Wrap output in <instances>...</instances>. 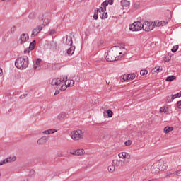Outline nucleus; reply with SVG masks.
<instances>
[{
	"label": "nucleus",
	"instance_id": "nucleus-45",
	"mask_svg": "<svg viewBox=\"0 0 181 181\" xmlns=\"http://www.w3.org/2000/svg\"><path fill=\"white\" fill-rule=\"evenodd\" d=\"M165 176H166L167 177H170L172 176H173V173H171V172H168L165 174Z\"/></svg>",
	"mask_w": 181,
	"mask_h": 181
},
{
	"label": "nucleus",
	"instance_id": "nucleus-5",
	"mask_svg": "<svg viewBox=\"0 0 181 181\" xmlns=\"http://www.w3.org/2000/svg\"><path fill=\"white\" fill-rule=\"evenodd\" d=\"M129 29L132 32H139V30H142V23L141 21H136L129 25Z\"/></svg>",
	"mask_w": 181,
	"mask_h": 181
},
{
	"label": "nucleus",
	"instance_id": "nucleus-56",
	"mask_svg": "<svg viewBox=\"0 0 181 181\" xmlns=\"http://www.w3.org/2000/svg\"><path fill=\"white\" fill-rule=\"evenodd\" d=\"M30 173L33 175V173H35V170H31Z\"/></svg>",
	"mask_w": 181,
	"mask_h": 181
},
{
	"label": "nucleus",
	"instance_id": "nucleus-40",
	"mask_svg": "<svg viewBox=\"0 0 181 181\" xmlns=\"http://www.w3.org/2000/svg\"><path fill=\"white\" fill-rule=\"evenodd\" d=\"M107 114L109 118H112L113 112L111 111V110H107Z\"/></svg>",
	"mask_w": 181,
	"mask_h": 181
},
{
	"label": "nucleus",
	"instance_id": "nucleus-55",
	"mask_svg": "<svg viewBox=\"0 0 181 181\" xmlns=\"http://www.w3.org/2000/svg\"><path fill=\"white\" fill-rule=\"evenodd\" d=\"M2 73H3L2 69L0 68V77L1 76H2Z\"/></svg>",
	"mask_w": 181,
	"mask_h": 181
},
{
	"label": "nucleus",
	"instance_id": "nucleus-11",
	"mask_svg": "<svg viewBox=\"0 0 181 181\" xmlns=\"http://www.w3.org/2000/svg\"><path fill=\"white\" fill-rule=\"evenodd\" d=\"M84 149L81 148V149H77L73 151H71L69 153L71 155H74V156H81L83 155H84Z\"/></svg>",
	"mask_w": 181,
	"mask_h": 181
},
{
	"label": "nucleus",
	"instance_id": "nucleus-32",
	"mask_svg": "<svg viewBox=\"0 0 181 181\" xmlns=\"http://www.w3.org/2000/svg\"><path fill=\"white\" fill-rule=\"evenodd\" d=\"M175 78H176V76L172 75V76L167 77L165 79V81H173V80H175Z\"/></svg>",
	"mask_w": 181,
	"mask_h": 181
},
{
	"label": "nucleus",
	"instance_id": "nucleus-20",
	"mask_svg": "<svg viewBox=\"0 0 181 181\" xmlns=\"http://www.w3.org/2000/svg\"><path fill=\"white\" fill-rule=\"evenodd\" d=\"M66 115H67L66 114V112H60V113L58 115V116H57V119H58L59 121H63V119H64L66 118Z\"/></svg>",
	"mask_w": 181,
	"mask_h": 181
},
{
	"label": "nucleus",
	"instance_id": "nucleus-17",
	"mask_svg": "<svg viewBox=\"0 0 181 181\" xmlns=\"http://www.w3.org/2000/svg\"><path fill=\"white\" fill-rule=\"evenodd\" d=\"M54 132H57V130L54 129H51L42 132V134L43 135H52V134H54Z\"/></svg>",
	"mask_w": 181,
	"mask_h": 181
},
{
	"label": "nucleus",
	"instance_id": "nucleus-3",
	"mask_svg": "<svg viewBox=\"0 0 181 181\" xmlns=\"http://www.w3.org/2000/svg\"><path fill=\"white\" fill-rule=\"evenodd\" d=\"M64 84V78H54L51 81V86H61L60 90L64 91L65 90H67V87H69L66 84Z\"/></svg>",
	"mask_w": 181,
	"mask_h": 181
},
{
	"label": "nucleus",
	"instance_id": "nucleus-10",
	"mask_svg": "<svg viewBox=\"0 0 181 181\" xmlns=\"http://www.w3.org/2000/svg\"><path fill=\"white\" fill-rule=\"evenodd\" d=\"M39 19H40L41 21H43V26H47V25H49V23H50V20L47 18V16H46V15H40L39 16Z\"/></svg>",
	"mask_w": 181,
	"mask_h": 181
},
{
	"label": "nucleus",
	"instance_id": "nucleus-41",
	"mask_svg": "<svg viewBox=\"0 0 181 181\" xmlns=\"http://www.w3.org/2000/svg\"><path fill=\"white\" fill-rule=\"evenodd\" d=\"M140 74H141V76H146V74H148V70H146V69L141 70L140 71Z\"/></svg>",
	"mask_w": 181,
	"mask_h": 181
},
{
	"label": "nucleus",
	"instance_id": "nucleus-16",
	"mask_svg": "<svg viewBox=\"0 0 181 181\" xmlns=\"http://www.w3.org/2000/svg\"><path fill=\"white\" fill-rule=\"evenodd\" d=\"M118 156L120 159H131V155L127 152H122L118 154Z\"/></svg>",
	"mask_w": 181,
	"mask_h": 181
},
{
	"label": "nucleus",
	"instance_id": "nucleus-50",
	"mask_svg": "<svg viewBox=\"0 0 181 181\" xmlns=\"http://www.w3.org/2000/svg\"><path fill=\"white\" fill-rule=\"evenodd\" d=\"M177 107L179 110H181V100H179V101L177 102Z\"/></svg>",
	"mask_w": 181,
	"mask_h": 181
},
{
	"label": "nucleus",
	"instance_id": "nucleus-2",
	"mask_svg": "<svg viewBox=\"0 0 181 181\" xmlns=\"http://www.w3.org/2000/svg\"><path fill=\"white\" fill-rule=\"evenodd\" d=\"M15 66L19 70H25L29 66V58L26 56L18 58L15 62Z\"/></svg>",
	"mask_w": 181,
	"mask_h": 181
},
{
	"label": "nucleus",
	"instance_id": "nucleus-43",
	"mask_svg": "<svg viewBox=\"0 0 181 181\" xmlns=\"http://www.w3.org/2000/svg\"><path fill=\"white\" fill-rule=\"evenodd\" d=\"M93 19H95V21H97V19H98V12H96L95 10L93 15Z\"/></svg>",
	"mask_w": 181,
	"mask_h": 181
},
{
	"label": "nucleus",
	"instance_id": "nucleus-23",
	"mask_svg": "<svg viewBox=\"0 0 181 181\" xmlns=\"http://www.w3.org/2000/svg\"><path fill=\"white\" fill-rule=\"evenodd\" d=\"M166 25V22L165 21H156L154 22V25L157 28H159V26H165Z\"/></svg>",
	"mask_w": 181,
	"mask_h": 181
},
{
	"label": "nucleus",
	"instance_id": "nucleus-31",
	"mask_svg": "<svg viewBox=\"0 0 181 181\" xmlns=\"http://www.w3.org/2000/svg\"><path fill=\"white\" fill-rule=\"evenodd\" d=\"M35 45H36V40H33L29 46L30 50H33L35 49Z\"/></svg>",
	"mask_w": 181,
	"mask_h": 181
},
{
	"label": "nucleus",
	"instance_id": "nucleus-47",
	"mask_svg": "<svg viewBox=\"0 0 181 181\" xmlns=\"http://www.w3.org/2000/svg\"><path fill=\"white\" fill-rule=\"evenodd\" d=\"M132 144V141L131 140H128L124 144L126 145V146H129V145H131Z\"/></svg>",
	"mask_w": 181,
	"mask_h": 181
},
{
	"label": "nucleus",
	"instance_id": "nucleus-46",
	"mask_svg": "<svg viewBox=\"0 0 181 181\" xmlns=\"http://www.w3.org/2000/svg\"><path fill=\"white\" fill-rule=\"evenodd\" d=\"M49 34L50 35V36H53V35H56V30H51Z\"/></svg>",
	"mask_w": 181,
	"mask_h": 181
},
{
	"label": "nucleus",
	"instance_id": "nucleus-15",
	"mask_svg": "<svg viewBox=\"0 0 181 181\" xmlns=\"http://www.w3.org/2000/svg\"><path fill=\"white\" fill-rule=\"evenodd\" d=\"M157 163L158 165L160 171L163 172V170H166V169H168V163L161 161H158Z\"/></svg>",
	"mask_w": 181,
	"mask_h": 181
},
{
	"label": "nucleus",
	"instance_id": "nucleus-52",
	"mask_svg": "<svg viewBox=\"0 0 181 181\" xmlns=\"http://www.w3.org/2000/svg\"><path fill=\"white\" fill-rule=\"evenodd\" d=\"M107 5H112V4H114V0H108L107 1Z\"/></svg>",
	"mask_w": 181,
	"mask_h": 181
},
{
	"label": "nucleus",
	"instance_id": "nucleus-8",
	"mask_svg": "<svg viewBox=\"0 0 181 181\" xmlns=\"http://www.w3.org/2000/svg\"><path fill=\"white\" fill-rule=\"evenodd\" d=\"M42 29H43V27L42 25H38L37 28H34L32 31L31 37H35V36H37L40 32H42Z\"/></svg>",
	"mask_w": 181,
	"mask_h": 181
},
{
	"label": "nucleus",
	"instance_id": "nucleus-12",
	"mask_svg": "<svg viewBox=\"0 0 181 181\" xmlns=\"http://www.w3.org/2000/svg\"><path fill=\"white\" fill-rule=\"evenodd\" d=\"M151 172L153 174L159 173V172H160L158 163L152 165V166L151 167Z\"/></svg>",
	"mask_w": 181,
	"mask_h": 181
},
{
	"label": "nucleus",
	"instance_id": "nucleus-33",
	"mask_svg": "<svg viewBox=\"0 0 181 181\" xmlns=\"http://www.w3.org/2000/svg\"><path fill=\"white\" fill-rule=\"evenodd\" d=\"M8 37H9V32L6 33L3 37H2V41L3 42H6L8 40Z\"/></svg>",
	"mask_w": 181,
	"mask_h": 181
},
{
	"label": "nucleus",
	"instance_id": "nucleus-9",
	"mask_svg": "<svg viewBox=\"0 0 181 181\" xmlns=\"http://www.w3.org/2000/svg\"><path fill=\"white\" fill-rule=\"evenodd\" d=\"M18 40H19L21 45H23V43H25V42H28V40H29V34H28V33L21 34Z\"/></svg>",
	"mask_w": 181,
	"mask_h": 181
},
{
	"label": "nucleus",
	"instance_id": "nucleus-29",
	"mask_svg": "<svg viewBox=\"0 0 181 181\" xmlns=\"http://www.w3.org/2000/svg\"><path fill=\"white\" fill-rule=\"evenodd\" d=\"M160 71H162V68H160V66H157L155 67L151 72L153 73V74H154L155 73H160Z\"/></svg>",
	"mask_w": 181,
	"mask_h": 181
},
{
	"label": "nucleus",
	"instance_id": "nucleus-24",
	"mask_svg": "<svg viewBox=\"0 0 181 181\" xmlns=\"http://www.w3.org/2000/svg\"><path fill=\"white\" fill-rule=\"evenodd\" d=\"M95 11L98 12V16H100L103 15V12H105V10L103 9V7H100V8H95Z\"/></svg>",
	"mask_w": 181,
	"mask_h": 181
},
{
	"label": "nucleus",
	"instance_id": "nucleus-22",
	"mask_svg": "<svg viewBox=\"0 0 181 181\" xmlns=\"http://www.w3.org/2000/svg\"><path fill=\"white\" fill-rule=\"evenodd\" d=\"M120 4L122 8H128L129 6V1L127 0H122Z\"/></svg>",
	"mask_w": 181,
	"mask_h": 181
},
{
	"label": "nucleus",
	"instance_id": "nucleus-35",
	"mask_svg": "<svg viewBox=\"0 0 181 181\" xmlns=\"http://www.w3.org/2000/svg\"><path fill=\"white\" fill-rule=\"evenodd\" d=\"M108 18V13L103 11V14L101 15L100 19H107Z\"/></svg>",
	"mask_w": 181,
	"mask_h": 181
},
{
	"label": "nucleus",
	"instance_id": "nucleus-1",
	"mask_svg": "<svg viewBox=\"0 0 181 181\" xmlns=\"http://www.w3.org/2000/svg\"><path fill=\"white\" fill-rule=\"evenodd\" d=\"M121 48L118 46L112 47L107 53L105 57V60L107 62H115V60H119L122 56H118V54H122L120 52Z\"/></svg>",
	"mask_w": 181,
	"mask_h": 181
},
{
	"label": "nucleus",
	"instance_id": "nucleus-14",
	"mask_svg": "<svg viewBox=\"0 0 181 181\" xmlns=\"http://www.w3.org/2000/svg\"><path fill=\"white\" fill-rule=\"evenodd\" d=\"M49 141V137L44 136L37 141V145H45Z\"/></svg>",
	"mask_w": 181,
	"mask_h": 181
},
{
	"label": "nucleus",
	"instance_id": "nucleus-21",
	"mask_svg": "<svg viewBox=\"0 0 181 181\" xmlns=\"http://www.w3.org/2000/svg\"><path fill=\"white\" fill-rule=\"evenodd\" d=\"M74 50H76V47L75 46H71L68 49H67V54L69 56H71L74 53Z\"/></svg>",
	"mask_w": 181,
	"mask_h": 181
},
{
	"label": "nucleus",
	"instance_id": "nucleus-48",
	"mask_svg": "<svg viewBox=\"0 0 181 181\" xmlns=\"http://www.w3.org/2000/svg\"><path fill=\"white\" fill-rule=\"evenodd\" d=\"M64 154H63V152L62 151H59L57 153V156H58V158H62L63 157Z\"/></svg>",
	"mask_w": 181,
	"mask_h": 181
},
{
	"label": "nucleus",
	"instance_id": "nucleus-13",
	"mask_svg": "<svg viewBox=\"0 0 181 181\" xmlns=\"http://www.w3.org/2000/svg\"><path fill=\"white\" fill-rule=\"evenodd\" d=\"M62 78H64V84H66L68 87H73V86H74V80H67V76H63Z\"/></svg>",
	"mask_w": 181,
	"mask_h": 181
},
{
	"label": "nucleus",
	"instance_id": "nucleus-28",
	"mask_svg": "<svg viewBox=\"0 0 181 181\" xmlns=\"http://www.w3.org/2000/svg\"><path fill=\"white\" fill-rule=\"evenodd\" d=\"M160 112H164V114H169V109L166 107H161L160 108Z\"/></svg>",
	"mask_w": 181,
	"mask_h": 181
},
{
	"label": "nucleus",
	"instance_id": "nucleus-4",
	"mask_svg": "<svg viewBox=\"0 0 181 181\" xmlns=\"http://www.w3.org/2000/svg\"><path fill=\"white\" fill-rule=\"evenodd\" d=\"M71 138L73 141H80L84 138V132L81 129L73 131L71 133Z\"/></svg>",
	"mask_w": 181,
	"mask_h": 181
},
{
	"label": "nucleus",
	"instance_id": "nucleus-49",
	"mask_svg": "<svg viewBox=\"0 0 181 181\" xmlns=\"http://www.w3.org/2000/svg\"><path fill=\"white\" fill-rule=\"evenodd\" d=\"M180 173H181V170H178L175 171V172L173 173V175H174V176H176V175H180Z\"/></svg>",
	"mask_w": 181,
	"mask_h": 181
},
{
	"label": "nucleus",
	"instance_id": "nucleus-30",
	"mask_svg": "<svg viewBox=\"0 0 181 181\" xmlns=\"http://www.w3.org/2000/svg\"><path fill=\"white\" fill-rule=\"evenodd\" d=\"M172 131H173V127H165L164 128V132L165 134H169V132H172Z\"/></svg>",
	"mask_w": 181,
	"mask_h": 181
},
{
	"label": "nucleus",
	"instance_id": "nucleus-53",
	"mask_svg": "<svg viewBox=\"0 0 181 181\" xmlns=\"http://www.w3.org/2000/svg\"><path fill=\"white\" fill-rule=\"evenodd\" d=\"M59 93H60V90H57L54 93V95H57V94H59Z\"/></svg>",
	"mask_w": 181,
	"mask_h": 181
},
{
	"label": "nucleus",
	"instance_id": "nucleus-39",
	"mask_svg": "<svg viewBox=\"0 0 181 181\" xmlns=\"http://www.w3.org/2000/svg\"><path fill=\"white\" fill-rule=\"evenodd\" d=\"M121 78L122 80V81H127V80H129L127 74L122 75Z\"/></svg>",
	"mask_w": 181,
	"mask_h": 181
},
{
	"label": "nucleus",
	"instance_id": "nucleus-6",
	"mask_svg": "<svg viewBox=\"0 0 181 181\" xmlns=\"http://www.w3.org/2000/svg\"><path fill=\"white\" fill-rule=\"evenodd\" d=\"M142 29L145 32H151V30H153V27L155 26V24L153 25L151 23V22L148 21H144V23H141Z\"/></svg>",
	"mask_w": 181,
	"mask_h": 181
},
{
	"label": "nucleus",
	"instance_id": "nucleus-44",
	"mask_svg": "<svg viewBox=\"0 0 181 181\" xmlns=\"http://www.w3.org/2000/svg\"><path fill=\"white\" fill-rule=\"evenodd\" d=\"M15 32H16V26L11 27V31L9 33H15Z\"/></svg>",
	"mask_w": 181,
	"mask_h": 181
},
{
	"label": "nucleus",
	"instance_id": "nucleus-54",
	"mask_svg": "<svg viewBox=\"0 0 181 181\" xmlns=\"http://www.w3.org/2000/svg\"><path fill=\"white\" fill-rule=\"evenodd\" d=\"M76 81H77L78 83V81H80V76H77V78H76Z\"/></svg>",
	"mask_w": 181,
	"mask_h": 181
},
{
	"label": "nucleus",
	"instance_id": "nucleus-26",
	"mask_svg": "<svg viewBox=\"0 0 181 181\" xmlns=\"http://www.w3.org/2000/svg\"><path fill=\"white\" fill-rule=\"evenodd\" d=\"M107 6H108V2L105 1L101 4V6H100V8H102L103 11H107Z\"/></svg>",
	"mask_w": 181,
	"mask_h": 181
},
{
	"label": "nucleus",
	"instance_id": "nucleus-38",
	"mask_svg": "<svg viewBox=\"0 0 181 181\" xmlns=\"http://www.w3.org/2000/svg\"><path fill=\"white\" fill-rule=\"evenodd\" d=\"M29 19H35L36 18V13H31L28 16Z\"/></svg>",
	"mask_w": 181,
	"mask_h": 181
},
{
	"label": "nucleus",
	"instance_id": "nucleus-7",
	"mask_svg": "<svg viewBox=\"0 0 181 181\" xmlns=\"http://www.w3.org/2000/svg\"><path fill=\"white\" fill-rule=\"evenodd\" d=\"M15 160H16V156L8 157L2 161H0V166H2V165H6V163H11L12 162H15Z\"/></svg>",
	"mask_w": 181,
	"mask_h": 181
},
{
	"label": "nucleus",
	"instance_id": "nucleus-37",
	"mask_svg": "<svg viewBox=\"0 0 181 181\" xmlns=\"http://www.w3.org/2000/svg\"><path fill=\"white\" fill-rule=\"evenodd\" d=\"M127 76H128L129 80H134V78H135V77H136L135 74H127Z\"/></svg>",
	"mask_w": 181,
	"mask_h": 181
},
{
	"label": "nucleus",
	"instance_id": "nucleus-51",
	"mask_svg": "<svg viewBox=\"0 0 181 181\" xmlns=\"http://www.w3.org/2000/svg\"><path fill=\"white\" fill-rule=\"evenodd\" d=\"M25 97H28V94H23L20 96L21 100H23V98H25Z\"/></svg>",
	"mask_w": 181,
	"mask_h": 181
},
{
	"label": "nucleus",
	"instance_id": "nucleus-19",
	"mask_svg": "<svg viewBox=\"0 0 181 181\" xmlns=\"http://www.w3.org/2000/svg\"><path fill=\"white\" fill-rule=\"evenodd\" d=\"M40 63H42V59L38 58L36 59L35 64L34 65V70H39L40 69Z\"/></svg>",
	"mask_w": 181,
	"mask_h": 181
},
{
	"label": "nucleus",
	"instance_id": "nucleus-42",
	"mask_svg": "<svg viewBox=\"0 0 181 181\" xmlns=\"http://www.w3.org/2000/svg\"><path fill=\"white\" fill-rule=\"evenodd\" d=\"M172 101H173V100H172V96H167L165 98V102L166 103H172Z\"/></svg>",
	"mask_w": 181,
	"mask_h": 181
},
{
	"label": "nucleus",
	"instance_id": "nucleus-36",
	"mask_svg": "<svg viewBox=\"0 0 181 181\" xmlns=\"http://www.w3.org/2000/svg\"><path fill=\"white\" fill-rule=\"evenodd\" d=\"M178 49H179V45H175V46H173V47L171 49V52L173 53H175V52H177Z\"/></svg>",
	"mask_w": 181,
	"mask_h": 181
},
{
	"label": "nucleus",
	"instance_id": "nucleus-25",
	"mask_svg": "<svg viewBox=\"0 0 181 181\" xmlns=\"http://www.w3.org/2000/svg\"><path fill=\"white\" fill-rule=\"evenodd\" d=\"M112 164L114 165L115 168V166L118 168L121 165V160H118L117 159H115L112 160Z\"/></svg>",
	"mask_w": 181,
	"mask_h": 181
},
{
	"label": "nucleus",
	"instance_id": "nucleus-34",
	"mask_svg": "<svg viewBox=\"0 0 181 181\" xmlns=\"http://www.w3.org/2000/svg\"><path fill=\"white\" fill-rule=\"evenodd\" d=\"M181 97V91H180L178 93L173 95H172V100H175V98H179Z\"/></svg>",
	"mask_w": 181,
	"mask_h": 181
},
{
	"label": "nucleus",
	"instance_id": "nucleus-27",
	"mask_svg": "<svg viewBox=\"0 0 181 181\" xmlns=\"http://www.w3.org/2000/svg\"><path fill=\"white\" fill-rule=\"evenodd\" d=\"M107 170L110 173H114V172H115V167L113 164H112L107 167Z\"/></svg>",
	"mask_w": 181,
	"mask_h": 181
},
{
	"label": "nucleus",
	"instance_id": "nucleus-18",
	"mask_svg": "<svg viewBox=\"0 0 181 181\" xmlns=\"http://www.w3.org/2000/svg\"><path fill=\"white\" fill-rule=\"evenodd\" d=\"M65 45H66V46H73V38L71 37H69L66 36V40L65 42Z\"/></svg>",
	"mask_w": 181,
	"mask_h": 181
}]
</instances>
